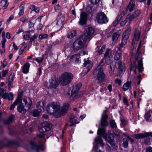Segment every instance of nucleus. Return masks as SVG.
<instances>
[{"label":"nucleus","instance_id":"nucleus-1","mask_svg":"<svg viewBox=\"0 0 152 152\" xmlns=\"http://www.w3.org/2000/svg\"><path fill=\"white\" fill-rule=\"evenodd\" d=\"M69 106L68 104H66L60 109L59 103L52 102L48 104L46 110L48 114L53 115L56 118H58L65 114Z\"/></svg>","mask_w":152,"mask_h":152},{"label":"nucleus","instance_id":"nucleus-2","mask_svg":"<svg viewBox=\"0 0 152 152\" xmlns=\"http://www.w3.org/2000/svg\"><path fill=\"white\" fill-rule=\"evenodd\" d=\"M104 65V59H101L99 65L94 71V74L96 77L98 82H101L105 80V75L103 72L102 66Z\"/></svg>","mask_w":152,"mask_h":152},{"label":"nucleus","instance_id":"nucleus-3","mask_svg":"<svg viewBox=\"0 0 152 152\" xmlns=\"http://www.w3.org/2000/svg\"><path fill=\"white\" fill-rule=\"evenodd\" d=\"M73 78L72 74L65 72L63 73L59 78V83L62 86L66 85L70 83Z\"/></svg>","mask_w":152,"mask_h":152},{"label":"nucleus","instance_id":"nucleus-4","mask_svg":"<svg viewBox=\"0 0 152 152\" xmlns=\"http://www.w3.org/2000/svg\"><path fill=\"white\" fill-rule=\"evenodd\" d=\"M52 127V125L48 122H45L42 124L41 126L38 127L39 131L41 133L38 134L37 138L39 139H45V134L43 133L49 131Z\"/></svg>","mask_w":152,"mask_h":152},{"label":"nucleus","instance_id":"nucleus-5","mask_svg":"<svg viewBox=\"0 0 152 152\" xmlns=\"http://www.w3.org/2000/svg\"><path fill=\"white\" fill-rule=\"evenodd\" d=\"M106 130L104 127H102L98 129L97 134L98 135H102L103 138L107 140L110 144L112 143V142L114 141L113 135L111 133H106Z\"/></svg>","mask_w":152,"mask_h":152},{"label":"nucleus","instance_id":"nucleus-6","mask_svg":"<svg viewBox=\"0 0 152 152\" xmlns=\"http://www.w3.org/2000/svg\"><path fill=\"white\" fill-rule=\"evenodd\" d=\"M137 64L138 65V70L141 72L143 71V63L142 59L139 60L137 62L136 60L134 61L133 63H131L130 66V70L134 71L135 75L137 74L136 69L137 68Z\"/></svg>","mask_w":152,"mask_h":152},{"label":"nucleus","instance_id":"nucleus-7","mask_svg":"<svg viewBox=\"0 0 152 152\" xmlns=\"http://www.w3.org/2000/svg\"><path fill=\"white\" fill-rule=\"evenodd\" d=\"M94 29H86L82 35L80 37L84 42H86L88 39L90 40L94 36Z\"/></svg>","mask_w":152,"mask_h":152},{"label":"nucleus","instance_id":"nucleus-8","mask_svg":"<svg viewBox=\"0 0 152 152\" xmlns=\"http://www.w3.org/2000/svg\"><path fill=\"white\" fill-rule=\"evenodd\" d=\"M85 43L86 42L83 41L80 37L77 38L73 43L72 48L73 50L77 51L80 50L83 48Z\"/></svg>","mask_w":152,"mask_h":152},{"label":"nucleus","instance_id":"nucleus-9","mask_svg":"<svg viewBox=\"0 0 152 152\" xmlns=\"http://www.w3.org/2000/svg\"><path fill=\"white\" fill-rule=\"evenodd\" d=\"M96 20L98 23H106L108 21V19L105 14L102 12H99L96 16Z\"/></svg>","mask_w":152,"mask_h":152},{"label":"nucleus","instance_id":"nucleus-10","mask_svg":"<svg viewBox=\"0 0 152 152\" xmlns=\"http://www.w3.org/2000/svg\"><path fill=\"white\" fill-rule=\"evenodd\" d=\"M84 63L83 64L84 66H87V67L84 69L82 73L84 75H86L87 73L91 69L92 65L91 63V61H89V58L84 59Z\"/></svg>","mask_w":152,"mask_h":152},{"label":"nucleus","instance_id":"nucleus-11","mask_svg":"<svg viewBox=\"0 0 152 152\" xmlns=\"http://www.w3.org/2000/svg\"><path fill=\"white\" fill-rule=\"evenodd\" d=\"M112 55L111 50L109 49L106 50L104 55V59L105 60L106 64H109L111 63Z\"/></svg>","mask_w":152,"mask_h":152},{"label":"nucleus","instance_id":"nucleus-12","mask_svg":"<svg viewBox=\"0 0 152 152\" xmlns=\"http://www.w3.org/2000/svg\"><path fill=\"white\" fill-rule=\"evenodd\" d=\"M141 30L139 29H136L134 32V38L132 40V45L134 46L136 41H138L140 39L141 34Z\"/></svg>","mask_w":152,"mask_h":152},{"label":"nucleus","instance_id":"nucleus-13","mask_svg":"<svg viewBox=\"0 0 152 152\" xmlns=\"http://www.w3.org/2000/svg\"><path fill=\"white\" fill-rule=\"evenodd\" d=\"M23 102L24 104V107L26 108L27 110H29L32 104L31 99L29 98L25 97L23 99Z\"/></svg>","mask_w":152,"mask_h":152},{"label":"nucleus","instance_id":"nucleus-14","mask_svg":"<svg viewBox=\"0 0 152 152\" xmlns=\"http://www.w3.org/2000/svg\"><path fill=\"white\" fill-rule=\"evenodd\" d=\"M30 144L32 146L33 149L37 151H38L39 150H44V145L40 143L39 145H36L33 141H31L30 142Z\"/></svg>","mask_w":152,"mask_h":152},{"label":"nucleus","instance_id":"nucleus-15","mask_svg":"<svg viewBox=\"0 0 152 152\" xmlns=\"http://www.w3.org/2000/svg\"><path fill=\"white\" fill-rule=\"evenodd\" d=\"M129 140H130L131 142H134V140L133 139L128 135H127L123 139L122 145L124 148H126L128 147V142Z\"/></svg>","mask_w":152,"mask_h":152},{"label":"nucleus","instance_id":"nucleus-16","mask_svg":"<svg viewBox=\"0 0 152 152\" xmlns=\"http://www.w3.org/2000/svg\"><path fill=\"white\" fill-rule=\"evenodd\" d=\"M81 85L80 83H79L77 84L75 87L73 89L72 91V93L71 96L74 97L77 96L78 97V96L79 95L78 91L80 90Z\"/></svg>","mask_w":152,"mask_h":152},{"label":"nucleus","instance_id":"nucleus-17","mask_svg":"<svg viewBox=\"0 0 152 152\" xmlns=\"http://www.w3.org/2000/svg\"><path fill=\"white\" fill-rule=\"evenodd\" d=\"M87 18V14L84 12H82L80 15V19L79 22V24L81 25L85 24Z\"/></svg>","mask_w":152,"mask_h":152},{"label":"nucleus","instance_id":"nucleus-18","mask_svg":"<svg viewBox=\"0 0 152 152\" xmlns=\"http://www.w3.org/2000/svg\"><path fill=\"white\" fill-rule=\"evenodd\" d=\"M131 32V29H127L123 33L122 41L124 42V43L127 42V40L129 37V35Z\"/></svg>","mask_w":152,"mask_h":152},{"label":"nucleus","instance_id":"nucleus-19","mask_svg":"<svg viewBox=\"0 0 152 152\" xmlns=\"http://www.w3.org/2000/svg\"><path fill=\"white\" fill-rule=\"evenodd\" d=\"M108 115L106 114H104L102 117L101 120V125L102 126H107L108 123L107 121Z\"/></svg>","mask_w":152,"mask_h":152},{"label":"nucleus","instance_id":"nucleus-20","mask_svg":"<svg viewBox=\"0 0 152 152\" xmlns=\"http://www.w3.org/2000/svg\"><path fill=\"white\" fill-rule=\"evenodd\" d=\"M118 69L119 72L120 74H122L125 71V64L121 61H118Z\"/></svg>","mask_w":152,"mask_h":152},{"label":"nucleus","instance_id":"nucleus-21","mask_svg":"<svg viewBox=\"0 0 152 152\" xmlns=\"http://www.w3.org/2000/svg\"><path fill=\"white\" fill-rule=\"evenodd\" d=\"M58 85L57 79L56 78H52L49 81V87L56 88Z\"/></svg>","mask_w":152,"mask_h":152},{"label":"nucleus","instance_id":"nucleus-22","mask_svg":"<svg viewBox=\"0 0 152 152\" xmlns=\"http://www.w3.org/2000/svg\"><path fill=\"white\" fill-rule=\"evenodd\" d=\"M34 33V30H31L29 31H25L23 32L22 34L23 39L26 40H29L30 37V32Z\"/></svg>","mask_w":152,"mask_h":152},{"label":"nucleus","instance_id":"nucleus-23","mask_svg":"<svg viewBox=\"0 0 152 152\" xmlns=\"http://www.w3.org/2000/svg\"><path fill=\"white\" fill-rule=\"evenodd\" d=\"M30 64L28 62L25 63L23 66L22 71L24 74H27L29 71Z\"/></svg>","mask_w":152,"mask_h":152},{"label":"nucleus","instance_id":"nucleus-24","mask_svg":"<svg viewBox=\"0 0 152 152\" xmlns=\"http://www.w3.org/2000/svg\"><path fill=\"white\" fill-rule=\"evenodd\" d=\"M121 33V30H118L117 32H114L112 36V40L113 42L115 43L118 40V38Z\"/></svg>","mask_w":152,"mask_h":152},{"label":"nucleus","instance_id":"nucleus-25","mask_svg":"<svg viewBox=\"0 0 152 152\" xmlns=\"http://www.w3.org/2000/svg\"><path fill=\"white\" fill-rule=\"evenodd\" d=\"M56 20L57 21V25L61 26L65 20L64 16L62 14L59 15L58 16Z\"/></svg>","mask_w":152,"mask_h":152},{"label":"nucleus","instance_id":"nucleus-26","mask_svg":"<svg viewBox=\"0 0 152 152\" xmlns=\"http://www.w3.org/2000/svg\"><path fill=\"white\" fill-rule=\"evenodd\" d=\"M146 32H145V34H143L142 35L141 39L140 41L139 46L137 48V52H138L139 51L141 44H143L145 43V40L146 38Z\"/></svg>","mask_w":152,"mask_h":152},{"label":"nucleus","instance_id":"nucleus-27","mask_svg":"<svg viewBox=\"0 0 152 152\" xmlns=\"http://www.w3.org/2000/svg\"><path fill=\"white\" fill-rule=\"evenodd\" d=\"M45 104V102L44 100H42L38 102L36 104L37 108L40 110L44 109V106Z\"/></svg>","mask_w":152,"mask_h":152},{"label":"nucleus","instance_id":"nucleus-28","mask_svg":"<svg viewBox=\"0 0 152 152\" xmlns=\"http://www.w3.org/2000/svg\"><path fill=\"white\" fill-rule=\"evenodd\" d=\"M17 110L18 112L22 113H25L26 111L29 110H27L26 107L24 108V107L22 104V103L18 105Z\"/></svg>","mask_w":152,"mask_h":152},{"label":"nucleus","instance_id":"nucleus-29","mask_svg":"<svg viewBox=\"0 0 152 152\" xmlns=\"http://www.w3.org/2000/svg\"><path fill=\"white\" fill-rule=\"evenodd\" d=\"M135 7V4L133 3L132 0H131L128 7L126 9V11H127L129 10L130 12H131L133 11Z\"/></svg>","mask_w":152,"mask_h":152},{"label":"nucleus","instance_id":"nucleus-30","mask_svg":"<svg viewBox=\"0 0 152 152\" xmlns=\"http://www.w3.org/2000/svg\"><path fill=\"white\" fill-rule=\"evenodd\" d=\"M132 82L127 81L124 83L123 86V89L124 91H126L129 89V88H131Z\"/></svg>","mask_w":152,"mask_h":152},{"label":"nucleus","instance_id":"nucleus-31","mask_svg":"<svg viewBox=\"0 0 152 152\" xmlns=\"http://www.w3.org/2000/svg\"><path fill=\"white\" fill-rule=\"evenodd\" d=\"M110 68L111 69V70L110 71V75H113V72L115 70V66H116V63L114 61H112L111 63H110Z\"/></svg>","mask_w":152,"mask_h":152},{"label":"nucleus","instance_id":"nucleus-32","mask_svg":"<svg viewBox=\"0 0 152 152\" xmlns=\"http://www.w3.org/2000/svg\"><path fill=\"white\" fill-rule=\"evenodd\" d=\"M0 96H2L4 99H6L8 97V94L5 92L3 89L0 87ZM1 103L0 101V104Z\"/></svg>","mask_w":152,"mask_h":152},{"label":"nucleus","instance_id":"nucleus-33","mask_svg":"<svg viewBox=\"0 0 152 152\" xmlns=\"http://www.w3.org/2000/svg\"><path fill=\"white\" fill-rule=\"evenodd\" d=\"M126 43L127 42H125V43H124V42L121 41V43L119 45V46L118 47L117 50L121 52L122 51H124L125 48L124 46L126 44Z\"/></svg>","mask_w":152,"mask_h":152},{"label":"nucleus","instance_id":"nucleus-34","mask_svg":"<svg viewBox=\"0 0 152 152\" xmlns=\"http://www.w3.org/2000/svg\"><path fill=\"white\" fill-rule=\"evenodd\" d=\"M6 41L7 40L5 38H3L2 40L1 48L0 50L1 54H3L5 52V45Z\"/></svg>","mask_w":152,"mask_h":152},{"label":"nucleus","instance_id":"nucleus-35","mask_svg":"<svg viewBox=\"0 0 152 152\" xmlns=\"http://www.w3.org/2000/svg\"><path fill=\"white\" fill-rule=\"evenodd\" d=\"M29 8L30 9L32 10L31 13L33 11H34L36 13H38L39 12V8L34 5H31L30 7Z\"/></svg>","mask_w":152,"mask_h":152},{"label":"nucleus","instance_id":"nucleus-36","mask_svg":"<svg viewBox=\"0 0 152 152\" xmlns=\"http://www.w3.org/2000/svg\"><path fill=\"white\" fill-rule=\"evenodd\" d=\"M133 137L137 139L140 138H145V134L140 133L135 134L133 135Z\"/></svg>","mask_w":152,"mask_h":152},{"label":"nucleus","instance_id":"nucleus-37","mask_svg":"<svg viewBox=\"0 0 152 152\" xmlns=\"http://www.w3.org/2000/svg\"><path fill=\"white\" fill-rule=\"evenodd\" d=\"M141 13V11L140 10H137L135 11L131 15L133 18H135L139 16Z\"/></svg>","mask_w":152,"mask_h":152},{"label":"nucleus","instance_id":"nucleus-38","mask_svg":"<svg viewBox=\"0 0 152 152\" xmlns=\"http://www.w3.org/2000/svg\"><path fill=\"white\" fill-rule=\"evenodd\" d=\"M121 52L117 50L114 56L115 60H119L121 56Z\"/></svg>","mask_w":152,"mask_h":152},{"label":"nucleus","instance_id":"nucleus-39","mask_svg":"<svg viewBox=\"0 0 152 152\" xmlns=\"http://www.w3.org/2000/svg\"><path fill=\"white\" fill-rule=\"evenodd\" d=\"M76 31L75 30H73L70 33H69L67 37L69 38H72L76 36Z\"/></svg>","mask_w":152,"mask_h":152},{"label":"nucleus","instance_id":"nucleus-40","mask_svg":"<svg viewBox=\"0 0 152 152\" xmlns=\"http://www.w3.org/2000/svg\"><path fill=\"white\" fill-rule=\"evenodd\" d=\"M36 20L35 19H32L29 21L28 23V26L30 28H32L33 27L35 24Z\"/></svg>","mask_w":152,"mask_h":152},{"label":"nucleus","instance_id":"nucleus-41","mask_svg":"<svg viewBox=\"0 0 152 152\" xmlns=\"http://www.w3.org/2000/svg\"><path fill=\"white\" fill-rule=\"evenodd\" d=\"M134 19L131 15H128L125 19L126 22L129 23Z\"/></svg>","mask_w":152,"mask_h":152},{"label":"nucleus","instance_id":"nucleus-42","mask_svg":"<svg viewBox=\"0 0 152 152\" xmlns=\"http://www.w3.org/2000/svg\"><path fill=\"white\" fill-rule=\"evenodd\" d=\"M14 116L12 115L9 118L8 120L4 122V124H9L10 123L12 122L13 121L14 118Z\"/></svg>","mask_w":152,"mask_h":152},{"label":"nucleus","instance_id":"nucleus-43","mask_svg":"<svg viewBox=\"0 0 152 152\" xmlns=\"http://www.w3.org/2000/svg\"><path fill=\"white\" fill-rule=\"evenodd\" d=\"M110 124L111 127L112 128L116 129L117 128L116 124L113 120H111L110 121Z\"/></svg>","mask_w":152,"mask_h":152},{"label":"nucleus","instance_id":"nucleus-44","mask_svg":"<svg viewBox=\"0 0 152 152\" xmlns=\"http://www.w3.org/2000/svg\"><path fill=\"white\" fill-rule=\"evenodd\" d=\"M34 60H35L37 61L38 63H40L43 61L44 59V56L42 55V57L36 58H33Z\"/></svg>","mask_w":152,"mask_h":152},{"label":"nucleus","instance_id":"nucleus-45","mask_svg":"<svg viewBox=\"0 0 152 152\" xmlns=\"http://www.w3.org/2000/svg\"><path fill=\"white\" fill-rule=\"evenodd\" d=\"M24 12V7L22 5H20V11L18 13L19 16H21L23 14Z\"/></svg>","mask_w":152,"mask_h":152},{"label":"nucleus","instance_id":"nucleus-46","mask_svg":"<svg viewBox=\"0 0 152 152\" xmlns=\"http://www.w3.org/2000/svg\"><path fill=\"white\" fill-rule=\"evenodd\" d=\"M14 79V76L12 74H10L9 77L8 79V86H10L12 83Z\"/></svg>","mask_w":152,"mask_h":152},{"label":"nucleus","instance_id":"nucleus-47","mask_svg":"<svg viewBox=\"0 0 152 152\" xmlns=\"http://www.w3.org/2000/svg\"><path fill=\"white\" fill-rule=\"evenodd\" d=\"M96 142L100 144V145L103 147L104 146V144L103 142V140L101 138L98 137L95 139Z\"/></svg>","mask_w":152,"mask_h":152},{"label":"nucleus","instance_id":"nucleus-48","mask_svg":"<svg viewBox=\"0 0 152 152\" xmlns=\"http://www.w3.org/2000/svg\"><path fill=\"white\" fill-rule=\"evenodd\" d=\"M146 138L144 140V143L147 145H149L151 144V138H150L149 137H146Z\"/></svg>","mask_w":152,"mask_h":152},{"label":"nucleus","instance_id":"nucleus-49","mask_svg":"<svg viewBox=\"0 0 152 152\" xmlns=\"http://www.w3.org/2000/svg\"><path fill=\"white\" fill-rule=\"evenodd\" d=\"M40 112L35 110L32 112L33 115L34 117H37L39 115Z\"/></svg>","mask_w":152,"mask_h":152},{"label":"nucleus","instance_id":"nucleus-50","mask_svg":"<svg viewBox=\"0 0 152 152\" xmlns=\"http://www.w3.org/2000/svg\"><path fill=\"white\" fill-rule=\"evenodd\" d=\"M151 112L149 111L146 113L145 118L147 121H149V119L151 116Z\"/></svg>","mask_w":152,"mask_h":152},{"label":"nucleus","instance_id":"nucleus-51","mask_svg":"<svg viewBox=\"0 0 152 152\" xmlns=\"http://www.w3.org/2000/svg\"><path fill=\"white\" fill-rule=\"evenodd\" d=\"M20 104V103H19L18 101L16 100L14 102L13 104L11 105L10 107V110H12L15 107V105L17 104L18 105V104Z\"/></svg>","mask_w":152,"mask_h":152},{"label":"nucleus","instance_id":"nucleus-52","mask_svg":"<svg viewBox=\"0 0 152 152\" xmlns=\"http://www.w3.org/2000/svg\"><path fill=\"white\" fill-rule=\"evenodd\" d=\"M125 14V12L124 11H122L121 12L120 15L118 16L116 18L117 19H118L119 20H120L124 16Z\"/></svg>","mask_w":152,"mask_h":152},{"label":"nucleus","instance_id":"nucleus-53","mask_svg":"<svg viewBox=\"0 0 152 152\" xmlns=\"http://www.w3.org/2000/svg\"><path fill=\"white\" fill-rule=\"evenodd\" d=\"M22 95L23 94L22 93L18 94V97L16 100L18 101L19 103H21L22 102L21 97L22 96Z\"/></svg>","mask_w":152,"mask_h":152},{"label":"nucleus","instance_id":"nucleus-54","mask_svg":"<svg viewBox=\"0 0 152 152\" xmlns=\"http://www.w3.org/2000/svg\"><path fill=\"white\" fill-rule=\"evenodd\" d=\"M48 35L47 34H40L39 35L38 38L39 39H43L46 38L48 37Z\"/></svg>","mask_w":152,"mask_h":152},{"label":"nucleus","instance_id":"nucleus-55","mask_svg":"<svg viewBox=\"0 0 152 152\" xmlns=\"http://www.w3.org/2000/svg\"><path fill=\"white\" fill-rule=\"evenodd\" d=\"M105 49V45H103L101 47L100 49L99 50L98 53L99 55L102 54V53L104 51Z\"/></svg>","mask_w":152,"mask_h":152},{"label":"nucleus","instance_id":"nucleus-56","mask_svg":"<svg viewBox=\"0 0 152 152\" xmlns=\"http://www.w3.org/2000/svg\"><path fill=\"white\" fill-rule=\"evenodd\" d=\"M141 80V75L140 74L138 76L137 79L136 80V81L138 85H139L140 84Z\"/></svg>","mask_w":152,"mask_h":152},{"label":"nucleus","instance_id":"nucleus-57","mask_svg":"<svg viewBox=\"0 0 152 152\" xmlns=\"http://www.w3.org/2000/svg\"><path fill=\"white\" fill-rule=\"evenodd\" d=\"M61 7L60 5L58 4L56 5L54 7V10L56 12H59L60 10Z\"/></svg>","mask_w":152,"mask_h":152},{"label":"nucleus","instance_id":"nucleus-58","mask_svg":"<svg viewBox=\"0 0 152 152\" xmlns=\"http://www.w3.org/2000/svg\"><path fill=\"white\" fill-rule=\"evenodd\" d=\"M123 102L124 104L127 106L129 105L128 100L126 98L124 97Z\"/></svg>","mask_w":152,"mask_h":152},{"label":"nucleus","instance_id":"nucleus-59","mask_svg":"<svg viewBox=\"0 0 152 152\" xmlns=\"http://www.w3.org/2000/svg\"><path fill=\"white\" fill-rule=\"evenodd\" d=\"M112 142V143L110 144L111 145V146L113 148L114 150H116L118 148V146H117L116 144H115V143L114 141H113Z\"/></svg>","mask_w":152,"mask_h":152},{"label":"nucleus","instance_id":"nucleus-60","mask_svg":"<svg viewBox=\"0 0 152 152\" xmlns=\"http://www.w3.org/2000/svg\"><path fill=\"white\" fill-rule=\"evenodd\" d=\"M90 1L92 4L94 5L98 4L100 0H90Z\"/></svg>","mask_w":152,"mask_h":152},{"label":"nucleus","instance_id":"nucleus-61","mask_svg":"<svg viewBox=\"0 0 152 152\" xmlns=\"http://www.w3.org/2000/svg\"><path fill=\"white\" fill-rule=\"evenodd\" d=\"M28 20V18H27L26 17L24 16L21 18L20 19V20L23 23L27 21Z\"/></svg>","mask_w":152,"mask_h":152},{"label":"nucleus","instance_id":"nucleus-62","mask_svg":"<svg viewBox=\"0 0 152 152\" xmlns=\"http://www.w3.org/2000/svg\"><path fill=\"white\" fill-rule=\"evenodd\" d=\"M21 47L20 49L23 50H24L26 48L27 45L25 44V42H23L21 45Z\"/></svg>","mask_w":152,"mask_h":152},{"label":"nucleus","instance_id":"nucleus-63","mask_svg":"<svg viewBox=\"0 0 152 152\" xmlns=\"http://www.w3.org/2000/svg\"><path fill=\"white\" fill-rule=\"evenodd\" d=\"M115 83L118 84L119 85H121V81L118 78H116L115 81Z\"/></svg>","mask_w":152,"mask_h":152},{"label":"nucleus","instance_id":"nucleus-64","mask_svg":"<svg viewBox=\"0 0 152 152\" xmlns=\"http://www.w3.org/2000/svg\"><path fill=\"white\" fill-rule=\"evenodd\" d=\"M121 131L119 130H116L114 132V133L117 136H119L121 134Z\"/></svg>","mask_w":152,"mask_h":152}]
</instances>
